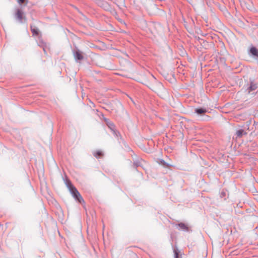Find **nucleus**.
Instances as JSON below:
<instances>
[{"label":"nucleus","mask_w":258,"mask_h":258,"mask_svg":"<svg viewBox=\"0 0 258 258\" xmlns=\"http://www.w3.org/2000/svg\"><path fill=\"white\" fill-rule=\"evenodd\" d=\"M138 81L152 89L153 91L158 93L162 88V85L158 82L155 78L151 75L141 74L138 78Z\"/></svg>","instance_id":"nucleus-1"},{"label":"nucleus","mask_w":258,"mask_h":258,"mask_svg":"<svg viewBox=\"0 0 258 258\" xmlns=\"http://www.w3.org/2000/svg\"><path fill=\"white\" fill-rule=\"evenodd\" d=\"M68 188L73 196V197L77 200L80 203L83 204L84 203V201L78 191V190L76 189V188L72 184H68Z\"/></svg>","instance_id":"nucleus-2"},{"label":"nucleus","mask_w":258,"mask_h":258,"mask_svg":"<svg viewBox=\"0 0 258 258\" xmlns=\"http://www.w3.org/2000/svg\"><path fill=\"white\" fill-rule=\"evenodd\" d=\"M15 16L16 18L21 22L22 21L23 19L25 18L24 13L20 9L17 10Z\"/></svg>","instance_id":"nucleus-3"},{"label":"nucleus","mask_w":258,"mask_h":258,"mask_svg":"<svg viewBox=\"0 0 258 258\" xmlns=\"http://www.w3.org/2000/svg\"><path fill=\"white\" fill-rule=\"evenodd\" d=\"M75 57L78 60H82L83 59V56L81 52L77 51L75 53Z\"/></svg>","instance_id":"nucleus-4"},{"label":"nucleus","mask_w":258,"mask_h":258,"mask_svg":"<svg viewBox=\"0 0 258 258\" xmlns=\"http://www.w3.org/2000/svg\"><path fill=\"white\" fill-rule=\"evenodd\" d=\"M236 134L238 137L240 138L243 135H246L247 133L245 132H244L243 130L241 129V130H238L236 132Z\"/></svg>","instance_id":"nucleus-5"},{"label":"nucleus","mask_w":258,"mask_h":258,"mask_svg":"<svg viewBox=\"0 0 258 258\" xmlns=\"http://www.w3.org/2000/svg\"><path fill=\"white\" fill-rule=\"evenodd\" d=\"M250 53L254 56H258V50L255 47H252L250 49Z\"/></svg>","instance_id":"nucleus-6"},{"label":"nucleus","mask_w":258,"mask_h":258,"mask_svg":"<svg viewBox=\"0 0 258 258\" xmlns=\"http://www.w3.org/2000/svg\"><path fill=\"white\" fill-rule=\"evenodd\" d=\"M207 110L203 108H197L196 109V112L199 114H204L206 112Z\"/></svg>","instance_id":"nucleus-7"},{"label":"nucleus","mask_w":258,"mask_h":258,"mask_svg":"<svg viewBox=\"0 0 258 258\" xmlns=\"http://www.w3.org/2000/svg\"><path fill=\"white\" fill-rule=\"evenodd\" d=\"M178 226L183 230H187L188 227L184 223H180L178 224Z\"/></svg>","instance_id":"nucleus-8"},{"label":"nucleus","mask_w":258,"mask_h":258,"mask_svg":"<svg viewBox=\"0 0 258 258\" xmlns=\"http://www.w3.org/2000/svg\"><path fill=\"white\" fill-rule=\"evenodd\" d=\"M103 155L102 152L101 151H97L94 153V156L96 158H99Z\"/></svg>","instance_id":"nucleus-9"},{"label":"nucleus","mask_w":258,"mask_h":258,"mask_svg":"<svg viewBox=\"0 0 258 258\" xmlns=\"http://www.w3.org/2000/svg\"><path fill=\"white\" fill-rule=\"evenodd\" d=\"M31 31L33 34L38 35L39 33L38 30L36 28H32V27H31Z\"/></svg>","instance_id":"nucleus-10"},{"label":"nucleus","mask_w":258,"mask_h":258,"mask_svg":"<svg viewBox=\"0 0 258 258\" xmlns=\"http://www.w3.org/2000/svg\"><path fill=\"white\" fill-rule=\"evenodd\" d=\"M108 125L111 130H113L114 128V125L112 123H111V122L109 123L108 124Z\"/></svg>","instance_id":"nucleus-11"},{"label":"nucleus","mask_w":258,"mask_h":258,"mask_svg":"<svg viewBox=\"0 0 258 258\" xmlns=\"http://www.w3.org/2000/svg\"><path fill=\"white\" fill-rule=\"evenodd\" d=\"M25 0H18V2L19 4H22L25 2Z\"/></svg>","instance_id":"nucleus-12"},{"label":"nucleus","mask_w":258,"mask_h":258,"mask_svg":"<svg viewBox=\"0 0 258 258\" xmlns=\"http://www.w3.org/2000/svg\"><path fill=\"white\" fill-rule=\"evenodd\" d=\"M174 255H175V258H178V252H177V251H176V250L174 251Z\"/></svg>","instance_id":"nucleus-13"}]
</instances>
